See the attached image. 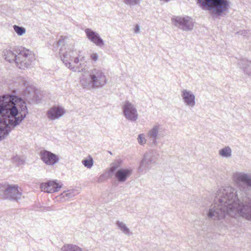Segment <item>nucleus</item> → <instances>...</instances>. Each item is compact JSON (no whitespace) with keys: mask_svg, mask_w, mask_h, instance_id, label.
I'll use <instances>...</instances> for the list:
<instances>
[{"mask_svg":"<svg viewBox=\"0 0 251 251\" xmlns=\"http://www.w3.org/2000/svg\"><path fill=\"white\" fill-rule=\"evenodd\" d=\"M61 251H82V249L77 246L74 245H67L63 246Z\"/></svg>","mask_w":251,"mask_h":251,"instance_id":"nucleus-24","label":"nucleus"},{"mask_svg":"<svg viewBox=\"0 0 251 251\" xmlns=\"http://www.w3.org/2000/svg\"><path fill=\"white\" fill-rule=\"evenodd\" d=\"M85 32L88 39L97 46L101 48L104 46V41L97 32L89 28L85 30Z\"/></svg>","mask_w":251,"mask_h":251,"instance_id":"nucleus-14","label":"nucleus"},{"mask_svg":"<svg viewBox=\"0 0 251 251\" xmlns=\"http://www.w3.org/2000/svg\"><path fill=\"white\" fill-rule=\"evenodd\" d=\"M73 60L75 63L77 64L79 62V59L78 57H74L73 58Z\"/></svg>","mask_w":251,"mask_h":251,"instance_id":"nucleus-36","label":"nucleus"},{"mask_svg":"<svg viewBox=\"0 0 251 251\" xmlns=\"http://www.w3.org/2000/svg\"><path fill=\"white\" fill-rule=\"evenodd\" d=\"M191 18L188 16L185 17H175L172 18L174 25L184 31L192 29L193 25L190 21Z\"/></svg>","mask_w":251,"mask_h":251,"instance_id":"nucleus-10","label":"nucleus"},{"mask_svg":"<svg viewBox=\"0 0 251 251\" xmlns=\"http://www.w3.org/2000/svg\"><path fill=\"white\" fill-rule=\"evenodd\" d=\"M134 32L136 34H138L140 32V26L137 24H136L135 26Z\"/></svg>","mask_w":251,"mask_h":251,"instance_id":"nucleus-35","label":"nucleus"},{"mask_svg":"<svg viewBox=\"0 0 251 251\" xmlns=\"http://www.w3.org/2000/svg\"><path fill=\"white\" fill-rule=\"evenodd\" d=\"M40 156L42 161L49 166H53L59 160L58 155L46 150L41 151L40 152Z\"/></svg>","mask_w":251,"mask_h":251,"instance_id":"nucleus-12","label":"nucleus"},{"mask_svg":"<svg viewBox=\"0 0 251 251\" xmlns=\"http://www.w3.org/2000/svg\"><path fill=\"white\" fill-rule=\"evenodd\" d=\"M27 113L26 103L21 98L10 95L0 96V141L20 125Z\"/></svg>","mask_w":251,"mask_h":251,"instance_id":"nucleus-2","label":"nucleus"},{"mask_svg":"<svg viewBox=\"0 0 251 251\" xmlns=\"http://www.w3.org/2000/svg\"><path fill=\"white\" fill-rule=\"evenodd\" d=\"M67 39V37L66 36H61L59 40L53 45L52 50H56L60 46H61L59 50V55L62 61L64 63L65 66L74 72H83L84 71L83 69H80V68L78 67H72L70 61H73V58L75 57V54H76V52L75 50H74V49L72 48H68L67 50H66V43L65 40Z\"/></svg>","mask_w":251,"mask_h":251,"instance_id":"nucleus-4","label":"nucleus"},{"mask_svg":"<svg viewBox=\"0 0 251 251\" xmlns=\"http://www.w3.org/2000/svg\"><path fill=\"white\" fill-rule=\"evenodd\" d=\"M90 75L91 78H106L104 74L100 70L97 69H93Z\"/></svg>","mask_w":251,"mask_h":251,"instance_id":"nucleus-23","label":"nucleus"},{"mask_svg":"<svg viewBox=\"0 0 251 251\" xmlns=\"http://www.w3.org/2000/svg\"><path fill=\"white\" fill-rule=\"evenodd\" d=\"M142 0H124V2L130 6L139 4Z\"/></svg>","mask_w":251,"mask_h":251,"instance_id":"nucleus-31","label":"nucleus"},{"mask_svg":"<svg viewBox=\"0 0 251 251\" xmlns=\"http://www.w3.org/2000/svg\"><path fill=\"white\" fill-rule=\"evenodd\" d=\"M7 185L0 184V197L4 199V193L5 192Z\"/></svg>","mask_w":251,"mask_h":251,"instance_id":"nucleus-32","label":"nucleus"},{"mask_svg":"<svg viewBox=\"0 0 251 251\" xmlns=\"http://www.w3.org/2000/svg\"><path fill=\"white\" fill-rule=\"evenodd\" d=\"M80 82L83 88L88 90L92 89V79H80Z\"/></svg>","mask_w":251,"mask_h":251,"instance_id":"nucleus-26","label":"nucleus"},{"mask_svg":"<svg viewBox=\"0 0 251 251\" xmlns=\"http://www.w3.org/2000/svg\"><path fill=\"white\" fill-rule=\"evenodd\" d=\"M75 191L74 190H69L66 191H64L59 195L57 198L58 199V200H59L60 202H64L74 197L75 195Z\"/></svg>","mask_w":251,"mask_h":251,"instance_id":"nucleus-19","label":"nucleus"},{"mask_svg":"<svg viewBox=\"0 0 251 251\" xmlns=\"http://www.w3.org/2000/svg\"><path fill=\"white\" fill-rule=\"evenodd\" d=\"M112 176H109L107 171L106 172L102 174L98 177L97 181L98 183H101L106 180L108 178H111Z\"/></svg>","mask_w":251,"mask_h":251,"instance_id":"nucleus-29","label":"nucleus"},{"mask_svg":"<svg viewBox=\"0 0 251 251\" xmlns=\"http://www.w3.org/2000/svg\"><path fill=\"white\" fill-rule=\"evenodd\" d=\"M219 154L222 157L229 158L232 156V150L229 146H226L219 151Z\"/></svg>","mask_w":251,"mask_h":251,"instance_id":"nucleus-22","label":"nucleus"},{"mask_svg":"<svg viewBox=\"0 0 251 251\" xmlns=\"http://www.w3.org/2000/svg\"><path fill=\"white\" fill-rule=\"evenodd\" d=\"M16 51L18 53V58H16L17 66L20 69L27 68L31 65L33 58L31 52L21 46H17Z\"/></svg>","mask_w":251,"mask_h":251,"instance_id":"nucleus-5","label":"nucleus"},{"mask_svg":"<svg viewBox=\"0 0 251 251\" xmlns=\"http://www.w3.org/2000/svg\"><path fill=\"white\" fill-rule=\"evenodd\" d=\"M233 180L239 190L231 186L219 189L214 202L206 211L208 219L220 221L228 215L241 217L251 222V198L243 195L247 188H251V174L236 172L233 175Z\"/></svg>","mask_w":251,"mask_h":251,"instance_id":"nucleus-1","label":"nucleus"},{"mask_svg":"<svg viewBox=\"0 0 251 251\" xmlns=\"http://www.w3.org/2000/svg\"><path fill=\"white\" fill-rule=\"evenodd\" d=\"M65 113L64 108L59 106H53L50 108L47 112V117L51 121L57 120Z\"/></svg>","mask_w":251,"mask_h":251,"instance_id":"nucleus-13","label":"nucleus"},{"mask_svg":"<svg viewBox=\"0 0 251 251\" xmlns=\"http://www.w3.org/2000/svg\"><path fill=\"white\" fill-rule=\"evenodd\" d=\"M16 47L6 49L3 51V55L5 60L9 62H14L16 63V58H18V53L16 51Z\"/></svg>","mask_w":251,"mask_h":251,"instance_id":"nucleus-17","label":"nucleus"},{"mask_svg":"<svg viewBox=\"0 0 251 251\" xmlns=\"http://www.w3.org/2000/svg\"><path fill=\"white\" fill-rule=\"evenodd\" d=\"M92 88H98L103 86L106 83V79H92Z\"/></svg>","mask_w":251,"mask_h":251,"instance_id":"nucleus-25","label":"nucleus"},{"mask_svg":"<svg viewBox=\"0 0 251 251\" xmlns=\"http://www.w3.org/2000/svg\"><path fill=\"white\" fill-rule=\"evenodd\" d=\"M22 193L18 190L16 185H7L5 192L4 193V199L18 201L21 198Z\"/></svg>","mask_w":251,"mask_h":251,"instance_id":"nucleus-11","label":"nucleus"},{"mask_svg":"<svg viewBox=\"0 0 251 251\" xmlns=\"http://www.w3.org/2000/svg\"><path fill=\"white\" fill-rule=\"evenodd\" d=\"M138 143L141 145H145L146 143L147 139L144 134H140L137 138Z\"/></svg>","mask_w":251,"mask_h":251,"instance_id":"nucleus-30","label":"nucleus"},{"mask_svg":"<svg viewBox=\"0 0 251 251\" xmlns=\"http://www.w3.org/2000/svg\"><path fill=\"white\" fill-rule=\"evenodd\" d=\"M94 161L93 158L89 156L88 159H85L82 160V164L86 168L90 169L93 165Z\"/></svg>","mask_w":251,"mask_h":251,"instance_id":"nucleus-27","label":"nucleus"},{"mask_svg":"<svg viewBox=\"0 0 251 251\" xmlns=\"http://www.w3.org/2000/svg\"><path fill=\"white\" fill-rule=\"evenodd\" d=\"M166 134V129L161 125L156 124L148 131L147 137L151 145L156 146L157 140L163 138Z\"/></svg>","mask_w":251,"mask_h":251,"instance_id":"nucleus-6","label":"nucleus"},{"mask_svg":"<svg viewBox=\"0 0 251 251\" xmlns=\"http://www.w3.org/2000/svg\"><path fill=\"white\" fill-rule=\"evenodd\" d=\"M122 163V160L121 159H117L110 164V168L107 170L109 176H113L116 170L121 167Z\"/></svg>","mask_w":251,"mask_h":251,"instance_id":"nucleus-21","label":"nucleus"},{"mask_svg":"<svg viewBox=\"0 0 251 251\" xmlns=\"http://www.w3.org/2000/svg\"><path fill=\"white\" fill-rule=\"evenodd\" d=\"M197 4L202 9L208 10L214 19L225 15L229 8L228 0H197Z\"/></svg>","mask_w":251,"mask_h":251,"instance_id":"nucleus-3","label":"nucleus"},{"mask_svg":"<svg viewBox=\"0 0 251 251\" xmlns=\"http://www.w3.org/2000/svg\"><path fill=\"white\" fill-rule=\"evenodd\" d=\"M12 161L14 163H16L17 165H19L24 163L23 160L21 159L19 156H15L12 158Z\"/></svg>","mask_w":251,"mask_h":251,"instance_id":"nucleus-33","label":"nucleus"},{"mask_svg":"<svg viewBox=\"0 0 251 251\" xmlns=\"http://www.w3.org/2000/svg\"><path fill=\"white\" fill-rule=\"evenodd\" d=\"M158 156V154L153 152L145 153L140 162L139 171L142 173H146L150 170L152 165L156 163Z\"/></svg>","mask_w":251,"mask_h":251,"instance_id":"nucleus-7","label":"nucleus"},{"mask_svg":"<svg viewBox=\"0 0 251 251\" xmlns=\"http://www.w3.org/2000/svg\"><path fill=\"white\" fill-rule=\"evenodd\" d=\"M180 96L185 106L192 108L196 105V97L192 91L186 89H181Z\"/></svg>","mask_w":251,"mask_h":251,"instance_id":"nucleus-9","label":"nucleus"},{"mask_svg":"<svg viewBox=\"0 0 251 251\" xmlns=\"http://www.w3.org/2000/svg\"><path fill=\"white\" fill-rule=\"evenodd\" d=\"M91 58L94 61H96L99 57L98 54L97 53H93L91 54Z\"/></svg>","mask_w":251,"mask_h":251,"instance_id":"nucleus-34","label":"nucleus"},{"mask_svg":"<svg viewBox=\"0 0 251 251\" xmlns=\"http://www.w3.org/2000/svg\"><path fill=\"white\" fill-rule=\"evenodd\" d=\"M123 113L126 118L131 122H135L138 118V114L135 106L127 100L123 106Z\"/></svg>","mask_w":251,"mask_h":251,"instance_id":"nucleus-8","label":"nucleus"},{"mask_svg":"<svg viewBox=\"0 0 251 251\" xmlns=\"http://www.w3.org/2000/svg\"><path fill=\"white\" fill-rule=\"evenodd\" d=\"M116 225L118 228L125 235L130 236L132 234L130 229L124 222L118 220L116 222Z\"/></svg>","mask_w":251,"mask_h":251,"instance_id":"nucleus-20","label":"nucleus"},{"mask_svg":"<svg viewBox=\"0 0 251 251\" xmlns=\"http://www.w3.org/2000/svg\"><path fill=\"white\" fill-rule=\"evenodd\" d=\"M132 170L130 168L120 169L115 173V177L121 183L125 182L131 175Z\"/></svg>","mask_w":251,"mask_h":251,"instance_id":"nucleus-16","label":"nucleus"},{"mask_svg":"<svg viewBox=\"0 0 251 251\" xmlns=\"http://www.w3.org/2000/svg\"><path fill=\"white\" fill-rule=\"evenodd\" d=\"M239 65L243 69L245 74L249 76H251V61L246 59H243L239 62Z\"/></svg>","mask_w":251,"mask_h":251,"instance_id":"nucleus-18","label":"nucleus"},{"mask_svg":"<svg viewBox=\"0 0 251 251\" xmlns=\"http://www.w3.org/2000/svg\"><path fill=\"white\" fill-rule=\"evenodd\" d=\"M61 187V185L58 184L56 181L55 180H50L41 185L42 191L48 193L57 192Z\"/></svg>","mask_w":251,"mask_h":251,"instance_id":"nucleus-15","label":"nucleus"},{"mask_svg":"<svg viewBox=\"0 0 251 251\" xmlns=\"http://www.w3.org/2000/svg\"><path fill=\"white\" fill-rule=\"evenodd\" d=\"M13 28L15 32L19 35L22 36L25 33V28L23 26H20L17 25H14Z\"/></svg>","mask_w":251,"mask_h":251,"instance_id":"nucleus-28","label":"nucleus"}]
</instances>
